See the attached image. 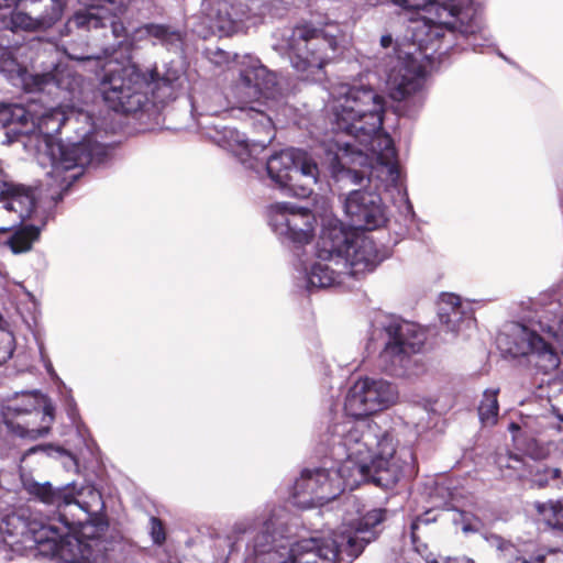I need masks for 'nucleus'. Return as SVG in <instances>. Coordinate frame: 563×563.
I'll return each instance as SVG.
<instances>
[{"instance_id":"1","label":"nucleus","mask_w":563,"mask_h":563,"mask_svg":"<svg viewBox=\"0 0 563 563\" xmlns=\"http://www.w3.org/2000/svg\"><path fill=\"white\" fill-rule=\"evenodd\" d=\"M330 95L333 128L320 146L332 176L355 185L366 177L377 190L398 188L396 150L391 137L382 132L384 97L371 87L349 84L333 87Z\"/></svg>"},{"instance_id":"2","label":"nucleus","mask_w":563,"mask_h":563,"mask_svg":"<svg viewBox=\"0 0 563 563\" xmlns=\"http://www.w3.org/2000/svg\"><path fill=\"white\" fill-rule=\"evenodd\" d=\"M321 444L338 466L303 470L294 485L295 505L309 508L335 499L345 488L351 490L366 482L388 488L410 468L408 450L396 455L391 434L375 424L351 420L330 424Z\"/></svg>"},{"instance_id":"3","label":"nucleus","mask_w":563,"mask_h":563,"mask_svg":"<svg viewBox=\"0 0 563 563\" xmlns=\"http://www.w3.org/2000/svg\"><path fill=\"white\" fill-rule=\"evenodd\" d=\"M239 78L231 88L230 97L236 108L265 133V137L250 142L236 129L223 128L217 132L216 142L232 153L247 169L260 174L266 170L271 180L280 189L299 198H306L317 184L319 168L303 151L287 148L272 155L266 163L261 158L266 146L274 139V126L267 109L279 96L275 74L252 56L240 62Z\"/></svg>"},{"instance_id":"4","label":"nucleus","mask_w":563,"mask_h":563,"mask_svg":"<svg viewBox=\"0 0 563 563\" xmlns=\"http://www.w3.org/2000/svg\"><path fill=\"white\" fill-rule=\"evenodd\" d=\"M0 126L4 129L3 143H22L46 170L47 185L54 187L51 198L62 199L80 176L81 168L99 165L107 156V147L97 142L92 118L85 111L65 114L52 109L40 117L21 104L0 103Z\"/></svg>"},{"instance_id":"5","label":"nucleus","mask_w":563,"mask_h":563,"mask_svg":"<svg viewBox=\"0 0 563 563\" xmlns=\"http://www.w3.org/2000/svg\"><path fill=\"white\" fill-rule=\"evenodd\" d=\"M286 516L282 507L262 514L252 545L256 563H352L377 539L385 510L373 509L356 520L343 522L327 537L299 541L284 537Z\"/></svg>"},{"instance_id":"6","label":"nucleus","mask_w":563,"mask_h":563,"mask_svg":"<svg viewBox=\"0 0 563 563\" xmlns=\"http://www.w3.org/2000/svg\"><path fill=\"white\" fill-rule=\"evenodd\" d=\"M406 10L422 11L419 21L411 27L415 51L399 56L389 70L387 87L393 100L401 101L418 92L423 85V69L416 55L431 58L442 48L446 36L454 31L463 35H475L483 30L482 12L468 4V0H393Z\"/></svg>"},{"instance_id":"7","label":"nucleus","mask_w":563,"mask_h":563,"mask_svg":"<svg viewBox=\"0 0 563 563\" xmlns=\"http://www.w3.org/2000/svg\"><path fill=\"white\" fill-rule=\"evenodd\" d=\"M114 54L106 49L103 59L97 57L103 100L113 111L151 114L183 91L186 78L179 65L172 62L143 74L128 57L120 60Z\"/></svg>"},{"instance_id":"8","label":"nucleus","mask_w":563,"mask_h":563,"mask_svg":"<svg viewBox=\"0 0 563 563\" xmlns=\"http://www.w3.org/2000/svg\"><path fill=\"white\" fill-rule=\"evenodd\" d=\"M369 341L384 345L378 355L383 372L399 377L417 376L422 372V364L412 354L421 350L426 334L416 323L379 313L372 322Z\"/></svg>"},{"instance_id":"9","label":"nucleus","mask_w":563,"mask_h":563,"mask_svg":"<svg viewBox=\"0 0 563 563\" xmlns=\"http://www.w3.org/2000/svg\"><path fill=\"white\" fill-rule=\"evenodd\" d=\"M321 256L336 255L335 266L346 271V277H360L375 269L380 257L374 241L364 233L346 232L334 218L328 219L321 229Z\"/></svg>"},{"instance_id":"10","label":"nucleus","mask_w":563,"mask_h":563,"mask_svg":"<svg viewBox=\"0 0 563 563\" xmlns=\"http://www.w3.org/2000/svg\"><path fill=\"white\" fill-rule=\"evenodd\" d=\"M21 482L30 496L43 504L55 506L58 520L68 526L82 523L103 507L101 494L90 485L55 489L48 482L38 483L25 474L21 475Z\"/></svg>"},{"instance_id":"11","label":"nucleus","mask_w":563,"mask_h":563,"mask_svg":"<svg viewBox=\"0 0 563 563\" xmlns=\"http://www.w3.org/2000/svg\"><path fill=\"white\" fill-rule=\"evenodd\" d=\"M26 49V46L8 48L0 43V73L13 86L21 87L29 92L47 91L51 93L53 89H59L75 95L80 91L82 78L68 65L52 62L54 66L52 70L30 74L25 62L21 59Z\"/></svg>"},{"instance_id":"12","label":"nucleus","mask_w":563,"mask_h":563,"mask_svg":"<svg viewBox=\"0 0 563 563\" xmlns=\"http://www.w3.org/2000/svg\"><path fill=\"white\" fill-rule=\"evenodd\" d=\"M343 42L344 33L335 23L323 29L298 26L288 42L291 64L298 71L321 69L342 53Z\"/></svg>"},{"instance_id":"13","label":"nucleus","mask_w":563,"mask_h":563,"mask_svg":"<svg viewBox=\"0 0 563 563\" xmlns=\"http://www.w3.org/2000/svg\"><path fill=\"white\" fill-rule=\"evenodd\" d=\"M397 399L398 390L389 382L369 377L360 378L350 387L345 396L344 411L347 417H342L340 420L333 421L331 424L341 423L346 420L375 424L382 432L391 434L393 439L397 443L396 455L399 456L400 452L404 450H408L410 453H412L408 448H399L398 440L390 431L383 430L377 423L366 419V417L383 411L395 405ZM411 455L413 456V454ZM411 462H413V460ZM411 472L412 463H410V468L406 472V474Z\"/></svg>"},{"instance_id":"14","label":"nucleus","mask_w":563,"mask_h":563,"mask_svg":"<svg viewBox=\"0 0 563 563\" xmlns=\"http://www.w3.org/2000/svg\"><path fill=\"white\" fill-rule=\"evenodd\" d=\"M4 423L21 437L36 440L45 437L54 421V406L37 393H22L2 406Z\"/></svg>"},{"instance_id":"15","label":"nucleus","mask_w":563,"mask_h":563,"mask_svg":"<svg viewBox=\"0 0 563 563\" xmlns=\"http://www.w3.org/2000/svg\"><path fill=\"white\" fill-rule=\"evenodd\" d=\"M11 4H15V8L10 14L0 15L4 27L0 34V43L8 48L18 46L9 45L11 33L47 30L60 19L64 7L62 0H0V9Z\"/></svg>"},{"instance_id":"16","label":"nucleus","mask_w":563,"mask_h":563,"mask_svg":"<svg viewBox=\"0 0 563 563\" xmlns=\"http://www.w3.org/2000/svg\"><path fill=\"white\" fill-rule=\"evenodd\" d=\"M498 349L510 356H528L530 364L543 374L554 372L560 356L545 338L523 324L511 323L496 339Z\"/></svg>"},{"instance_id":"17","label":"nucleus","mask_w":563,"mask_h":563,"mask_svg":"<svg viewBox=\"0 0 563 563\" xmlns=\"http://www.w3.org/2000/svg\"><path fill=\"white\" fill-rule=\"evenodd\" d=\"M268 224L273 232L284 243L296 247L311 242L317 221L306 208L290 202H276L268 207Z\"/></svg>"},{"instance_id":"18","label":"nucleus","mask_w":563,"mask_h":563,"mask_svg":"<svg viewBox=\"0 0 563 563\" xmlns=\"http://www.w3.org/2000/svg\"><path fill=\"white\" fill-rule=\"evenodd\" d=\"M44 542L51 543V550L55 556L65 563H91L103 556V545L82 542L71 531L63 530L57 519L47 521V530L44 534Z\"/></svg>"},{"instance_id":"19","label":"nucleus","mask_w":563,"mask_h":563,"mask_svg":"<svg viewBox=\"0 0 563 563\" xmlns=\"http://www.w3.org/2000/svg\"><path fill=\"white\" fill-rule=\"evenodd\" d=\"M343 208L355 229L374 230L387 220L382 197L377 192L353 190L344 199Z\"/></svg>"},{"instance_id":"20","label":"nucleus","mask_w":563,"mask_h":563,"mask_svg":"<svg viewBox=\"0 0 563 563\" xmlns=\"http://www.w3.org/2000/svg\"><path fill=\"white\" fill-rule=\"evenodd\" d=\"M321 234L319 235L316 256L317 260L311 264L300 262L296 269L298 272V279L307 289L312 288H328L333 286L349 285L346 277V271H343L341 266H335L336 255L331 252L330 258H323L321 256Z\"/></svg>"},{"instance_id":"21","label":"nucleus","mask_w":563,"mask_h":563,"mask_svg":"<svg viewBox=\"0 0 563 563\" xmlns=\"http://www.w3.org/2000/svg\"><path fill=\"white\" fill-rule=\"evenodd\" d=\"M0 210L14 213L15 218L8 225H0V234L9 232L16 223L32 219L36 213L35 190L21 184L0 183Z\"/></svg>"},{"instance_id":"22","label":"nucleus","mask_w":563,"mask_h":563,"mask_svg":"<svg viewBox=\"0 0 563 563\" xmlns=\"http://www.w3.org/2000/svg\"><path fill=\"white\" fill-rule=\"evenodd\" d=\"M91 3L88 4L89 8L84 11H78L74 14V16L68 21V27H77V29H100L107 25V22H110V27L113 36L115 38L123 37L129 41V34L131 30H128L121 22L110 20L109 18L100 15L99 10H106L111 15H115L121 12V10L129 3V1L118 10H112L113 7L109 3L100 2L98 0H90Z\"/></svg>"},{"instance_id":"23","label":"nucleus","mask_w":563,"mask_h":563,"mask_svg":"<svg viewBox=\"0 0 563 563\" xmlns=\"http://www.w3.org/2000/svg\"><path fill=\"white\" fill-rule=\"evenodd\" d=\"M47 530V522L32 518L29 508L19 507L2 517L0 531L11 537L32 536L38 542H44V534Z\"/></svg>"},{"instance_id":"24","label":"nucleus","mask_w":563,"mask_h":563,"mask_svg":"<svg viewBox=\"0 0 563 563\" xmlns=\"http://www.w3.org/2000/svg\"><path fill=\"white\" fill-rule=\"evenodd\" d=\"M439 318L442 324L451 332H459L463 324L471 327L473 318L462 303L461 298L454 294H443L439 301Z\"/></svg>"},{"instance_id":"25","label":"nucleus","mask_w":563,"mask_h":563,"mask_svg":"<svg viewBox=\"0 0 563 563\" xmlns=\"http://www.w3.org/2000/svg\"><path fill=\"white\" fill-rule=\"evenodd\" d=\"M153 38L166 46H176L181 42V35L178 31L163 24H144L131 30L129 34V44Z\"/></svg>"},{"instance_id":"26","label":"nucleus","mask_w":563,"mask_h":563,"mask_svg":"<svg viewBox=\"0 0 563 563\" xmlns=\"http://www.w3.org/2000/svg\"><path fill=\"white\" fill-rule=\"evenodd\" d=\"M57 521L63 526V530L71 531L78 538L82 539V542L92 543V549H96V543L103 545V554L108 551V542L102 539L108 523L97 515H92L90 519L85 520L82 523L68 526L66 522Z\"/></svg>"},{"instance_id":"27","label":"nucleus","mask_w":563,"mask_h":563,"mask_svg":"<svg viewBox=\"0 0 563 563\" xmlns=\"http://www.w3.org/2000/svg\"><path fill=\"white\" fill-rule=\"evenodd\" d=\"M44 219L41 225L24 224L15 229L12 235L4 242L13 254H22L30 252L33 244L40 239L41 231L45 227Z\"/></svg>"},{"instance_id":"28","label":"nucleus","mask_w":563,"mask_h":563,"mask_svg":"<svg viewBox=\"0 0 563 563\" xmlns=\"http://www.w3.org/2000/svg\"><path fill=\"white\" fill-rule=\"evenodd\" d=\"M209 33L220 36H229L236 33V24H234L230 11V4L221 2L216 9H212L208 15Z\"/></svg>"},{"instance_id":"29","label":"nucleus","mask_w":563,"mask_h":563,"mask_svg":"<svg viewBox=\"0 0 563 563\" xmlns=\"http://www.w3.org/2000/svg\"><path fill=\"white\" fill-rule=\"evenodd\" d=\"M536 519L545 526L560 529L563 518V505L560 501H534L531 504Z\"/></svg>"},{"instance_id":"30","label":"nucleus","mask_w":563,"mask_h":563,"mask_svg":"<svg viewBox=\"0 0 563 563\" xmlns=\"http://www.w3.org/2000/svg\"><path fill=\"white\" fill-rule=\"evenodd\" d=\"M498 390H486L478 407V416L484 426H494L498 420Z\"/></svg>"},{"instance_id":"31","label":"nucleus","mask_w":563,"mask_h":563,"mask_svg":"<svg viewBox=\"0 0 563 563\" xmlns=\"http://www.w3.org/2000/svg\"><path fill=\"white\" fill-rule=\"evenodd\" d=\"M230 11L232 20L234 24H236V33L244 32L258 22V18L251 13L249 7L245 4H230Z\"/></svg>"},{"instance_id":"32","label":"nucleus","mask_w":563,"mask_h":563,"mask_svg":"<svg viewBox=\"0 0 563 563\" xmlns=\"http://www.w3.org/2000/svg\"><path fill=\"white\" fill-rule=\"evenodd\" d=\"M488 541L501 553L503 558L509 563H528L526 559L518 555V550L514 544L498 536H492Z\"/></svg>"},{"instance_id":"33","label":"nucleus","mask_w":563,"mask_h":563,"mask_svg":"<svg viewBox=\"0 0 563 563\" xmlns=\"http://www.w3.org/2000/svg\"><path fill=\"white\" fill-rule=\"evenodd\" d=\"M261 519L262 515L254 517H244L236 520L231 528L232 537L239 540L245 534H249L251 532H257L261 528V525H258V521H261Z\"/></svg>"},{"instance_id":"34","label":"nucleus","mask_w":563,"mask_h":563,"mask_svg":"<svg viewBox=\"0 0 563 563\" xmlns=\"http://www.w3.org/2000/svg\"><path fill=\"white\" fill-rule=\"evenodd\" d=\"M560 477V468L556 467H544L538 470L532 477V485L538 488L547 486L553 487L554 482Z\"/></svg>"},{"instance_id":"35","label":"nucleus","mask_w":563,"mask_h":563,"mask_svg":"<svg viewBox=\"0 0 563 563\" xmlns=\"http://www.w3.org/2000/svg\"><path fill=\"white\" fill-rule=\"evenodd\" d=\"M540 328L542 332L553 338L559 343L563 352V318L551 322L540 321Z\"/></svg>"},{"instance_id":"36","label":"nucleus","mask_w":563,"mask_h":563,"mask_svg":"<svg viewBox=\"0 0 563 563\" xmlns=\"http://www.w3.org/2000/svg\"><path fill=\"white\" fill-rule=\"evenodd\" d=\"M452 520L456 525H462L464 533L476 532L482 528V522L477 517L464 511L459 512Z\"/></svg>"},{"instance_id":"37","label":"nucleus","mask_w":563,"mask_h":563,"mask_svg":"<svg viewBox=\"0 0 563 563\" xmlns=\"http://www.w3.org/2000/svg\"><path fill=\"white\" fill-rule=\"evenodd\" d=\"M0 365L10 360L15 349V339L11 332H3L0 338Z\"/></svg>"},{"instance_id":"38","label":"nucleus","mask_w":563,"mask_h":563,"mask_svg":"<svg viewBox=\"0 0 563 563\" xmlns=\"http://www.w3.org/2000/svg\"><path fill=\"white\" fill-rule=\"evenodd\" d=\"M151 536L155 543L165 541V532L162 522L157 518H151Z\"/></svg>"},{"instance_id":"39","label":"nucleus","mask_w":563,"mask_h":563,"mask_svg":"<svg viewBox=\"0 0 563 563\" xmlns=\"http://www.w3.org/2000/svg\"><path fill=\"white\" fill-rule=\"evenodd\" d=\"M430 563H474V561L465 555L459 556H438L431 561Z\"/></svg>"},{"instance_id":"40","label":"nucleus","mask_w":563,"mask_h":563,"mask_svg":"<svg viewBox=\"0 0 563 563\" xmlns=\"http://www.w3.org/2000/svg\"><path fill=\"white\" fill-rule=\"evenodd\" d=\"M500 468L504 466L510 467V468H517L516 464H520V460L517 456H499L497 461Z\"/></svg>"},{"instance_id":"41","label":"nucleus","mask_w":563,"mask_h":563,"mask_svg":"<svg viewBox=\"0 0 563 563\" xmlns=\"http://www.w3.org/2000/svg\"><path fill=\"white\" fill-rule=\"evenodd\" d=\"M45 368L52 378L59 380L57 374L55 373L52 363L48 360L44 361Z\"/></svg>"},{"instance_id":"42","label":"nucleus","mask_w":563,"mask_h":563,"mask_svg":"<svg viewBox=\"0 0 563 563\" xmlns=\"http://www.w3.org/2000/svg\"><path fill=\"white\" fill-rule=\"evenodd\" d=\"M553 488L563 493V472L561 470H560V477H558V479L554 482Z\"/></svg>"},{"instance_id":"43","label":"nucleus","mask_w":563,"mask_h":563,"mask_svg":"<svg viewBox=\"0 0 563 563\" xmlns=\"http://www.w3.org/2000/svg\"><path fill=\"white\" fill-rule=\"evenodd\" d=\"M393 44V38L390 35H383L380 37V45L384 47V48H387L389 47L390 45Z\"/></svg>"},{"instance_id":"44","label":"nucleus","mask_w":563,"mask_h":563,"mask_svg":"<svg viewBox=\"0 0 563 563\" xmlns=\"http://www.w3.org/2000/svg\"><path fill=\"white\" fill-rule=\"evenodd\" d=\"M423 521V522H427V520H421V519H417L416 521L412 522L411 525V537H412V540L415 541L416 539V530L417 528L419 527L420 522Z\"/></svg>"},{"instance_id":"45","label":"nucleus","mask_w":563,"mask_h":563,"mask_svg":"<svg viewBox=\"0 0 563 563\" xmlns=\"http://www.w3.org/2000/svg\"><path fill=\"white\" fill-rule=\"evenodd\" d=\"M558 300L563 303V282H562V285H560V288H559V298Z\"/></svg>"},{"instance_id":"46","label":"nucleus","mask_w":563,"mask_h":563,"mask_svg":"<svg viewBox=\"0 0 563 563\" xmlns=\"http://www.w3.org/2000/svg\"><path fill=\"white\" fill-rule=\"evenodd\" d=\"M41 449H42L41 446H34V448L30 449L26 454L34 453V452H36L37 450H41Z\"/></svg>"},{"instance_id":"47","label":"nucleus","mask_w":563,"mask_h":563,"mask_svg":"<svg viewBox=\"0 0 563 563\" xmlns=\"http://www.w3.org/2000/svg\"><path fill=\"white\" fill-rule=\"evenodd\" d=\"M216 55H219V57H220V58H222V57H227V53H225V52H223V51H218V52L216 53Z\"/></svg>"},{"instance_id":"48","label":"nucleus","mask_w":563,"mask_h":563,"mask_svg":"<svg viewBox=\"0 0 563 563\" xmlns=\"http://www.w3.org/2000/svg\"><path fill=\"white\" fill-rule=\"evenodd\" d=\"M510 430H518L519 429V426L516 424V423H511L510 427H509Z\"/></svg>"},{"instance_id":"49","label":"nucleus","mask_w":563,"mask_h":563,"mask_svg":"<svg viewBox=\"0 0 563 563\" xmlns=\"http://www.w3.org/2000/svg\"><path fill=\"white\" fill-rule=\"evenodd\" d=\"M523 424H525L526 428H530V424H529L528 421H525Z\"/></svg>"},{"instance_id":"50","label":"nucleus","mask_w":563,"mask_h":563,"mask_svg":"<svg viewBox=\"0 0 563 563\" xmlns=\"http://www.w3.org/2000/svg\"><path fill=\"white\" fill-rule=\"evenodd\" d=\"M79 59H80V60H85V59L90 60V57H81V58H79Z\"/></svg>"},{"instance_id":"51","label":"nucleus","mask_w":563,"mask_h":563,"mask_svg":"<svg viewBox=\"0 0 563 563\" xmlns=\"http://www.w3.org/2000/svg\"><path fill=\"white\" fill-rule=\"evenodd\" d=\"M560 530H563V518H562V520H561Z\"/></svg>"}]
</instances>
